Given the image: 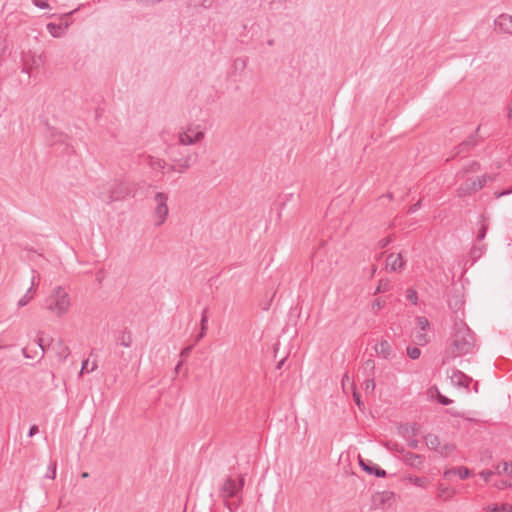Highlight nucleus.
<instances>
[{
    "label": "nucleus",
    "instance_id": "nucleus-1",
    "mask_svg": "<svg viewBox=\"0 0 512 512\" xmlns=\"http://www.w3.org/2000/svg\"><path fill=\"white\" fill-rule=\"evenodd\" d=\"M475 348L474 334L463 320H456L445 350L443 362L472 353Z\"/></svg>",
    "mask_w": 512,
    "mask_h": 512
},
{
    "label": "nucleus",
    "instance_id": "nucleus-2",
    "mask_svg": "<svg viewBox=\"0 0 512 512\" xmlns=\"http://www.w3.org/2000/svg\"><path fill=\"white\" fill-rule=\"evenodd\" d=\"M244 482L243 475H239L238 480L229 476L220 488V496L225 500L226 506L231 512H235L240 505V494Z\"/></svg>",
    "mask_w": 512,
    "mask_h": 512
},
{
    "label": "nucleus",
    "instance_id": "nucleus-3",
    "mask_svg": "<svg viewBox=\"0 0 512 512\" xmlns=\"http://www.w3.org/2000/svg\"><path fill=\"white\" fill-rule=\"evenodd\" d=\"M168 158L177 163V173L183 174L190 167L197 163L199 155L197 152H184L178 145H169L166 149Z\"/></svg>",
    "mask_w": 512,
    "mask_h": 512
},
{
    "label": "nucleus",
    "instance_id": "nucleus-4",
    "mask_svg": "<svg viewBox=\"0 0 512 512\" xmlns=\"http://www.w3.org/2000/svg\"><path fill=\"white\" fill-rule=\"evenodd\" d=\"M70 301L67 292L62 287L54 289L52 294L46 299V308L50 311H56L58 316L67 312Z\"/></svg>",
    "mask_w": 512,
    "mask_h": 512
},
{
    "label": "nucleus",
    "instance_id": "nucleus-5",
    "mask_svg": "<svg viewBox=\"0 0 512 512\" xmlns=\"http://www.w3.org/2000/svg\"><path fill=\"white\" fill-rule=\"evenodd\" d=\"M129 196H134V187L131 183L120 181L114 183L109 189L106 202L122 201Z\"/></svg>",
    "mask_w": 512,
    "mask_h": 512
},
{
    "label": "nucleus",
    "instance_id": "nucleus-6",
    "mask_svg": "<svg viewBox=\"0 0 512 512\" xmlns=\"http://www.w3.org/2000/svg\"><path fill=\"white\" fill-rule=\"evenodd\" d=\"M205 137L204 131L200 129V126L190 125L186 130L182 131L178 135V146H188L200 142Z\"/></svg>",
    "mask_w": 512,
    "mask_h": 512
},
{
    "label": "nucleus",
    "instance_id": "nucleus-7",
    "mask_svg": "<svg viewBox=\"0 0 512 512\" xmlns=\"http://www.w3.org/2000/svg\"><path fill=\"white\" fill-rule=\"evenodd\" d=\"M154 201L156 202V207L154 209V218H155V225L161 226L167 216H168V196L163 192H157L154 196Z\"/></svg>",
    "mask_w": 512,
    "mask_h": 512
},
{
    "label": "nucleus",
    "instance_id": "nucleus-8",
    "mask_svg": "<svg viewBox=\"0 0 512 512\" xmlns=\"http://www.w3.org/2000/svg\"><path fill=\"white\" fill-rule=\"evenodd\" d=\"M23 71L29 73L31 69L37 68L43 64L42 55H35L31 52L25 53L22 56Z\"/></svg>",
    "mask_w": 512,
    "mask_h": 512
},
{
    "label": "nucleus",
    "instance_id": "nucleus-9",
    "mask_svg": "<svg viewBox=\"0 0 512 512\" xmlns=\"http://www.w3.org/2000/svg\"><path fill=\"white\" fill-rule=\"evenodd\" d=\"M398 451L404 453L402 460L406 465L417 470H421L423 468L424 456L412 452H404V449Z\"/></svg>",
    "mask_w": 512,
    "mask_h": 512
},
{
    "label": "nucleus",
    "instance_id": "nucleus-10",
    "mask_svg": "<svg viewBox=\"0 0 512 512\" xmlns=\"http://www.w3.org/2000/svg\"><path fill=\"white\" fill-rule=\"evenodd\" d=\"M494 24L500 33L512 35V15L501 14L495 19Z\"/></svg>",
    "mask_w": 512,
    "mask_h": 512
},
{
    "label": "nucleus",
    "instance_id": "nucleus-11",
    "mask_svg": "<svg viewBox=\"0 0 512 512\" xmlns=\"http://www.w3.org/2000/svg\"><path fill=\"white\" fill-rule=\"evenodd\" d=\"M359 465L365 472L370 475H375L378 478L386 476V471L370 460H364L359 457Z\"/></svg>",
    "mask_w": 512,
    "mask_h": 512
},
{
    "label": "nucleus",
    "instance_id": "nucleus-12",
    "mask_svg": "<svg viewBox=\"0 0 512 512\" xmlns=\"http://www.w3.org/2000/svg\"><path fill=\"white\" fill-rule=\"evenodd\" d=\"M406 262L403 259V256L401 253L394 254L391 253L387 256L386 259V267L390 268L391 271H399L404 268Z\"/></svg>",
    "mask_w": 512,
    "mask_h": 512
},
{
    "label": "nucleus",
    "instance_id": "nucleus-13",
    "mask_svg": "<svg viewBox=\"0 0 512 512\" xmlns=\"http://www.w3.org/2000/svg\"><path fill=\"white\" fill-rule=\"evenodd\" d=\"M375 352L379 357L388 359L392 353L391 344L387 340H382L380 343L375 345Z\"/></svg>",
    "mask_w": 512,
    "mask_h": 512
},
{
    "label": "nucleus",
    "instance_id": "nucleus-14",
    "mask_svg": "<svg viewBox=\"0 0 512 512\" xmlns=\"http://www.w3.org/2000/svg\"><path fill=\"white\" fill-rule=\"evenodd\" d=\"M46 28L53 37H60L64 30L68 28V23L61 22L60 24H56L50 22L47 24Z\"/></svg>",
    "mask_w": 512,
    "mask_h": 512
},
{
    "label": "nucleus",
    "instance_id": "nucleus-15",
    "mask_svg": "<svg viewBox=\"0 0 512 512\" xmlns=\"http://www.w3.org/2000/svg\"><path fill=\"white\" fill-rule=\"evenodd\" d=\"M147 163L148 165L150 166L151 169L153 170H164L166 169V167L168 166V163L161 159V158H156V157H153L151 155H149L147 157Z\"/></svg>",
    "mask_w": 512,
    "mask_h": 512
},
{
    "label": "nucleus",
    "instance_id": "nucleus-16",
    "mask_svg": "<svg viewBox=\"0 0 512 512\" xmlns=\"http://www.w3.org/2000/svg\"><path fill=\"white\" fill-rule=\"evenodd\" d=\"M487 179L488 177L485 175L479 176L468 185L467 189L476 192L486 185ZM489 179L492 180V177H489Z\"/></svg>",
    "mask_w": 512,
    "mask_h": 512
},
{
    "label": "nucleus",
    "instance_id": "nucleus-17",
    "mask_svg": "<svg viewBox=\"0 0 512 512\" xmlns=\"http://www.w3.org/2000/svg\"><path fill=\"white\" fill-rule=\"evenodd\" d=\"M424 440H425L426 446L429 449L438 451V449H439V447L441 445V442H440V439H439V437L437 435H435V434H427L424 437Z\"/></svg>",
    "mask_w": 512,
    "mask_h": 512
},
{
    "label": "nucleus",
    "instance_id": "nucleus-18",
    "mask_svg": "<svg viewBox=\"0 0 512 512\" xmlns=\"http://www.w3.org/2000/svg\"><path fill=\"white\" fill-rule=\"evenodd\" d=\"M476 140L474 138V136H470L467 140L461 142L458 146H457V152L456 154H460L462 152H467L469 151L472 147H474L476 145Z\"/></svg>",
    "mask_w": 512,
    "mask_h": 512
},
{
    "label": "nucleus",
    "instance_id": "nucleus-19",
    "mask_svg": "<svg viewBox=\"0 0 512 512\" xmlns=\"http://www.w3.org/2000/svg\"><path fill=\"white\" fill-rule=\"evenodd\" d=\"M375 369H376V366H375V361L373 359H367L364 364H363V373L367 376V377H374V374H375Z\"/></svg>",
    "mask_w": 512,
    "mask_h": 512
},
{
    "label": "nucleus",
    "instance_id": "nucleus-20",
    "mask_svg": "<svg viewBox=\"0 0 512 512\" xmlns=\"http://www.w3.org/2000/svg\"><path fill=\"white\" fill-rule=\"evenodd\" d=\"M453 379H456L455 382L458 386H463V387H468L470 382L472 381L471 378H469L468 376H466L464 373L460 372V371H457V373H455Z\"/></svg>",
    "mask_w": 512,
    "mask_h": 512
},
{
    "label": "nucleus",
    "instance_id": "nucleus-21",
    "mask_svg": "<svg viewBox=\"0 0 512 512\" xmlns=\"http://www.w3.org/2000/svg\"><path fill=\"white\" fill-rule=\"evenodd\" d=\"M33 292H34V281L32 280V285L31 287L27 290V292L25 293V295H23L20 300L18 301V306L19 307H24L26 306L33 298Z\"/></svg>",
    "mask_w": 512,
    "mask_h": 512
},
{
    "label": "nucleus",
    "instance_id": "nucleus-22",
    "mask_svg": "<svg viewBox=\"0 0 512 512\" xmlns=\"http://www.w3.org/2000/svg\"><path fill=\"white\" fill-rule=\"evenodd\" d=\"M206 313H207V309L205 308L203 313H202V317H201V331L198 334V336L196 337L195 342L200 341L205 336V334H206L207 322H208V317H207Z\"/></svg>",
    "mask_w": 512,
    "mask_h": 512
},
{
    "label": "nucleus",
    "instance_id": "nucleus-23",
    "mask_svg": "<svg viewBox=\"0 0 512 512\" xmlns=\"http://www.w3.org/2000/svg\"><path fill=\"white\" fill-rule=\"evenodd\" d=\"M480 218H481V221H480L481 226L479 228V231H478V234L476 237L477 241H482L485 238L487 230H488V225L485 223L487 220L486 216L484 214H482L480 216Z\"/></svg>",
    "mask_w": 512,
    "mask_h": 512
},
{
    "label": "nucleus",
    "instance_id": "nucleus-24",
    "mask_svg": "<svg viewBox=\"0 0 512 512\" xmlns=\"http://www.w3.org/2000/svg\"><path fill=\"white\" fill-rule=\"evenodd\" d=\"M486 512H512V505L510 504H501V505H493L488 506Z\"/></svg>",
    "mask_w": 512,
    "mask_h": 512
},
{
    "label": "nucleus",
    "instance_id": "nucleus-25",
    "mask_svg": "<svg viewBox=\"0 0 512 512\" xmlns=\"http://www.w3.org/2000/svg\"><path fill=\"white\" fill-rule=\"evenodd\" d=\"M486 249V245H473L470 251V255L474 260L479 259Z\"/></svg>",
    "mask_w": 512,
    "mask_h": 512
},
{
    "label": "nucleus",
    "instance_id": "nucleus-26",
    "mask_svg": "<svg viewBox=\"0 0 512 512\" xmlns=\"http://www.w3.org/2000/svg\"><path fill=\"white\" fill-rule=\"evenodd\" d=\"M455 449L456 447L454 444L446 443L444 445H440L437 452L444 457H448Z\"/></svg>",
    "mask_w": 512,
    "mask_h": 512
},
{
    "label": "nucleus",
    "instance_id": "nucleus-27",
    "mask_svg": "<svg viewBox=\"0 0 512 512\" xmlns=\"http://www.w3.org/2000/svg\"><path fill=\"white\" fill-rule=\"evenodd\" d=\"M497 474H511L512 473V464L508 462H503L502 464L497 465L496 467Z\"/></svg>",
    "mask_w": 512,
    "mask_h": 512
},
{
    "label": "nucleus",
    "instance_id": "nucleus-28",
    "mask_svg": "<svg viewBox=\"0 0 512 512\" xmlns=\"http://www.w3.org/2000/svg\"><path fill=\"white\" fill-rule=\"evenodd\" d=\"M453 494L454 491H450L448 487L444 486L443 484H439L438 497H444L445 500H448Z\"/></svg>",
    "mask_w": 512,
    "mask_h": 512
},
{
    "label": "nucleus",
    "instance_id": "nucleus-29",
    "mask_svg": "<svg viewBox=\"0 0 512 512\" xmlns=\"http://www.w3.org/2000/svg\"><path fill=\"white\" fill-rule=\"evenodd\" d=\"M408 480H409V482H411L412 484H414L418 487L424 488L427 485L426 478H422V477H418V476H409Z\"/></svg>",
    "mask_w": 512,
    "mask_h": 512
},
{
    "label": "nucleus",
    "instance_id": "nucleus-30",
    "mask_svg": "<svg viewBox=\"0 0 512 512\" xmlns=\"http://www.w3.org/2000/svg\"><path fill=\"white\" fill-rule=\"evenodd\" d=\"M120 345L130 347L132 345V336L129 332H124L119 340Z\"/></svg>",
    "mask_w": 512,
    "mask_h": 512
},
{
    "label": "nucleus",
    "instance_id": "nucleus-31",
    "mask_svg": "<svg viewBox=\"0 0 512 512\" xmlns=\"http://www.w3.org/2000/svg\"><path fill=\"white\" fill-rule=\"evenodd\" d=\"M374 389H375L374 377H367V379L364 382L365 393L366 394L373 393Z\"/></svg>",
    "mask_w": 512,
    "mask_h": 512
},
{
    "label": "nucleus",
    "instance_id": "nucleus-32",
    "mask_svg": "<svg viewBox=\"0 0 512 512\" xmlns=\"http://www.w3.org/2000/svg\"><path fill=\"white\" fill-rule=\"evenodd\" d=\"M401 429L404 436H407L409 433H411L412 436H416L418 433V426L416 424H413L412 426L405 425L402 426Z\"/></svg>",
    "mask_w": 512,
    "mask_h": 512
},
{
    "label": "nucleus",
    "instance_id": "nucleus-33",
    "mask_svg": "<svg viewBox=\"0 0 512 512\" xmlns=\"http://www.w3.org/2000/svg\"><path fill=\"white\" fill-rule=\"evenodd\" d=\"M415 343L417 345H425L429 342V338L427 336V334L425 333H422V332H418L416 335H415V339H414Z\"/></svg>",
    "mask_w": 512,
    "mask_h": 512
},
{
    "label": "nucleus",
    "instance_id": "nucleus-34",
    "mask_svg": "<svg viewBox=\"0 0 512 512\" xmlns=\"http://www.w3.org/2000/svg\"><path fill=\"white\" fill-rule=\"evenodd\" d=\"M417 324L422 331L427 330L430 327V322L426 317H417Z\"/></svg>",
    "mask_w": 512,
    "mask_h": 512
},
{
    "label": "nucleus",
    "instance_id": "nucleus-35",
    "mask_svg": "<svg viewBox=\"0 0 512 512\" xmlns=\"http://www.w3.org/2000/svg\"><path fill=\"white\" fill-rule=\"evenodd\" d=\"M407 355L411 359H418L421 355V350L418 347H407Z\"/></svg>",
    "mask_w": 512,
    "mask_h": 512
},
{
    "label": "nucleus",
    "instance_id": "nucleus-36",
    "mask_svg": "<svg viewBox=\"0 0 512 512\" xmlns=\"http://www.w3.org/2000/svg\"><path fill=\"white\" fill-rule=\"evenodd\" d=\"M406 297L409 301H411L414 305L417 304V301H418V296H417V292L415 289L413 288H409L407 289L406 291Z\"/></svg>",
    "mask_w": 512,
    "mask_h": 512
},
{
    "label": "nucleus",
    "instance_id": "nucleus-37",
    "mask_svg": "<svg viewBox=\"0 0 512 512\" xmlns=\"http://www.w3.org/2000/svg\"><path fill=\"white\" fill-rule=\"evenodd\" d=\"M389 287H390L389 281L387 279H381L378 283L375 293L388 291Z\"/></svg>",
    "mask_w": 512,
    "mask_h": 512
},
{
    "label": "nucleus",
    "instance_id": "nucleus-38",
    "mask_svg": "<svg viewBox=\"0 0 512 512\" xmlns=\"http://www.w3.org/2000/svg\"><path fill=\"white\" fill-rule=\"evenodd\" d=\"M59 357H61L63 360L67 359L70 355V350L67 346H64L61 342L59 343V351H58Z\"/></svg>",
    "mask_w": 512,
    "mask_h": 512
},
{
    "label": "nucleus",
    "instance_id": "nucleus-39",
    "mask_svg": "<svg viewBox=\"0 0 512 512\" xmlns=\"http://www.w3.org/2000/svg\"><path fill=\"white\" fill-rule=\"evenodd\" d=\"M457 475L460 477V479H467L471 475V471L467 467H459L457 468Z\"/></svg>",
    "mask_w": 512,
    "mask_h": 512
},
{
    "label": "nucleus",
    "instance_id": "nucleus-40",
    "mask_svg": "<svg viewBox=\"0 0 512 512\" xmlns=\"http://www.w3.org/2000/svg\"><path fill=\"white\" fill-rule=\"evenodd\" d=\"M437 393V401L442 405H449L452 403V400L448 397L442 395L437 388H435Z\"/></svg>",
    "mask_w": 512,
    "mask_h": 512
},
{
    "label": "nucleus",
    "instance_id": "nucleus-41",
    "mask_svg": "<svg viewBox=\"0 0 512 512\" xmlns=\"http://www.w3.org/2000/svg\"><path fill=\"white\" fill-rule=\"evenodd\" d=\"M56 467H57L56 462H52L49 465V472L45 475V478L55 479V477H56Z\"/></svg>",
    "mask_w": 512,
    "mask_h": 512
},
{
    "label": "nucleus",
    "instance_id": "nucleus-42",
    "mask_svg": "<svg viewBox=\"0 0 512 512\" xmlns=\"http://www.w3.org/2000/svg\"><path fill=\"white\" fill-rule=\"evenodd\" d=\"M88 364H89V359H86V360L83 361L82 367H81V371H80V375L83 374L84 371L89 372ZM96 368H97V364L95 362H93L90 371H94Z\"/></svg>",
    "mask_w": 512,
    "mask_h": 512
},
{
    "label": "nucleus",
    "instance_id": "nucleus-43",
    "mask_svg": "<svg viewBox=\"0 0 512 512\" xmlns=\"http://www.w3.org/2000/svg\"><path fill=\"white\" fill-rule=\"evenodd\" d=\"M353 397H354L355 403L359 407V409H363L364 408V403L361 400L360 394L354 390Z\"/></svg>",
    "mask_w": 512,
    "mask_h": 512
},
{
    "label": "nucleus",
    "instance_id": "nucleus-44",
    "mask_svg": "<svg viewBox=\"0 0 512 512\" xmlns=\"http://www.w3.org/2000/svg\"><path fill=\"white\" fill-rule=\"evenodd\" d=\"M33 4L38 8L45 9L48 8V2L46 0H32Z\"/></svg>",
    "mask_w": 512,
    "mask_h": 512
},
{
    "label": "nucleus",
    "instance_id": "nucleus-45",
    "mask_svg": "<svg viewBox=\"0 0 512 512\" xmlns=\"http://www.w3.org/2000/svg\"><path fill=\"white\" fill-rule=\"evenodd\" d=\"M391 242H392L391 237H385V238H382L381 240H379L378 246L380 248H384V247L388 246Z\"/></svg>",
    "mask_w": 512,
    "mask_h": 512
},
{
    "label": "nucleus",
    "instance_id": "nucleus-46",
    "mask_svg": "<svg viewBox=\"0 0 512 512\" xmlns=\"http://www.w3.org/2000/svg\"><path fill=\"white\" fill-rule=\"evenodd\" d=\"M494 474L492 470H483L480 472V476L487 482L490 477Z\"/></svg>",
    "mask_w": 512,
    "mask_h": 512
},
{
    "label": "nucleus",
    "instance_id": "nucleus-47",
    "mask_svg": "<svg viewBox=\"0 0 512 512\" xmlns=\"http://www.w3.org/2000/svg\"><path fill=\"white\" fill-rule=\"evenodd\" d=\"M382 306H383V303L380 301V299H376L372 303V309L374 312H377L378 310H380L382 308Z\"/></svg>",
    "mask_w": 512,
    "mask_h": 512
},
{
    "label": "nucleus",
    "instance_id": "nucleus-48",
    "mask_svg": "<svg viewBox=\"0 0 512 512\" xmlns=\"http://www.w3.org/2000/svg\"><path fill=\"white\" fill-rule=\"evenodd\" d=\"M234 65L235 67H241L242 69H244L246 67V60L245 59H241V58H237L235 61H234Z\"/></svg>",
    "mask_w": 512,
    "mask_h": 512
},
{
    "label": "nucleus",
    "instance_id": "nucleus-49",
    "mask_svg": "<svg viewBox=\"0 0 512 512\" xmlns=\"http://www.w3.org/2000/svg\"><path fill=\"white\" fill-rule=\"evenodd\" d=\"M193 349V345L187 346L181 351V357H188Z\"/></svg>",
    "mask_w": 512,
    "mask_h": 512
},
{
    "label": "nucleus",
    "instance_id": "nucleus-50",
    "mask_svg": "<svg viewBox=\"0 0 512 512\" xmlns=\"http://www.w3.org/2000/svg\"><path fill=\"white\" fill-rule=\"evenodd\" d=\"M420 207H421V200H419L415 204L411 205L410 208L408 209V213H414L418 209H420Z\"/></svg>",
    "mask_w": 512,
    "mask_h": 512
},
{
    "label": "nucleus",
    "instance_id": "nucleus-51",
    "mask_svg": "<svg viewBox=\"0 0 512 512\" xmlns=\"http://www.w3.org/2000/svg\"><path fill=\"white\" fill-rule=\"evenodd\" d=\"M39 432V428L37 425H32L29 429V432H28V436L29 437H32L34 436L35 434H37Z\"/></svg>",
    "mask_w": 512,
    "mask_h": 512
},
{
    "label": "nucleus",
    "instance_id": "nucleus-52",
    "mask_svg": "<svg viewBox=\"0 0 512 512\" xmlns=\"http://www.w3.org/2000/svg\"><path fill=\"white\" fill-rule=\"evenodd\" d=\"M419 441L417 439H409L408 440V446L412 449L418 448Z\"/></svg>",
    "mask_w": 512,
    "mask_h": 512
},
{
    "label": "nucleus",
    "instance_id": "nucleus-53",
    "mask_svg": "<svg viewBox=\"0 0 512 512\" xmlns=\"http://www.w3.org/2000/svg\"><path fill=\"white\" fill-rule=\"evenodd\" d=\"M457 474V468H451L444 472V477L449 478L451 475Z\"/></svg>",
    "mask_w": 512,
    "mask_h": 512
},
{
    "label": "nucleus",
    "instance_id": "nucleus-54",
    "mask_svg": "<svg viewBox=\"0 0 512 512\" xmlns=\"http://www.w3.org/2000/svg\"><path fill=\"white\" fill-rule=\"evenodd\" d=\"M511 193H512V187L507 189V190H504V191H502L500 193H496V198H500L502 196L509 195Z\"/></svg>",
    "mask_w": 512,
    "mask_h": 512
},
{
    "label": "nucleus",
    "instance_id": "nucleus-55",
    "mask_svg": "<svg viewBox=\"0 0 512 512\" xmlns=\"http://www.w3.org/2000/svg\"><path fill=\"white\" fill-rule=\"evenodd\" d=\"M168 169V171L170 172H177V163H173V164H168V166L166 167Z\"/></svg>",
    "mask_w": 512,
    "mask_h": 512
},
{
    "label": "nucleus",
    "instance_id": "nucleus-56",
    "mask_svg": "<svg viewBox=\"0 0 512 512\" xmlns=\"http://www.w3.org/2000/svg\"><path fill=\"white\" fill-rule=\"evenodd\" d=\"M38 346H39V348L41 349V351H42V355H43V354H44V352H45V347H44V345H43V339H42V338H39V339H38Z\"/></svg>",
    "mask_w": 512,
    "mask_h": 512
},
{
    "label": "nucleus",
    "instance_id": "nucleus-57",
    "mask_svg": "<svg viewBox=\"0 0 512 512\" xmlns=\"http://www.w3.org/2000/svg\"><path fill=\"white\" fill-rule=\"evenodd\" d=\"M211 6V3L208 1V0H204L202 3H201V7L207 9Z\"/></svg>",
    "mask_w": 512,
    "mask_h": 512
},
{
    "label": "nucleus",
    "instance_id": "nucleus-58",
    "mask_svg": "<svg viewBox=\"0 0 512 512\" xmlns=\"http://www.w3.org/2000/svg\"><path fill=\"white\" fill-rule=\"evenodd\" d=\"M284 362H285V358L281 359L277 365H276V369L280 370L282 368V366L284 365Z\"/></svg>",
    "mask_w": 512,
    "mask_h": 512
},
{
    "label": "nucleus",
    "instance_id": "nucleus-59",
    "mask_svg": "<svg viewBox=\"0 0 512 512\" xmlns=\"http://www.w3.org/2000/svg\"><path fill=\"white\" fill-rule=\"evenodd\" d=\"M22 352H23L24 357H26V358H32V356L28 354V352H27V348H23Z\"/></svg>",
    "mask_w": 512,
    "mask_h": 512
},
{
    "label": "nucleus",
    "instance_id": "nucleus-60",
    "mask_svg": "<svg viewBox=\"0 0 512 512\" xmlns=\"http://www.w3.org/2000/svg\"><path fill=\"white\" fill-rule=\"evenodd\" d=\"M181 365H182V362H181V361L176 365V367H175V371H176V373H178V370H180V366H181Z\"/></svg>",
    "mask_w": 512,
    "mask_h": 512
},
{
    "label": "nucleus",
    "instance_id": "nucleus-61",
    "mask_svg": "<svg viewBox=\"0 0 512 512\" xmlns=\"http://www.w3.org/2000/svg\"><path fill=\"white\" fill-rule=\"evenodd\" d=\"M88 476H89V474H88L87 472H83V473L81 474V477H82V478H87Z\"/></svg>",
    "mask_w": 512,
    "mask_h": 512
},
{
    "label": "nucleus",
    "instance_id": "nucleus-62",
    "mask_svg": "<svg viewBox=\"0 0 512 512\" xmlns=\"http://www.w3.org/2000/svg\"><path fill=\"white\" fill-rule=\"evenodd\" d=\"M268 45L269 46H273L274 45V40L273 39L268 40Z\"/></svg>",
    "mask_w": 512,
    "mask_h": 512
},
{
    "label": "nucleus",
    "instance_id": "nucleus-63",
    "mask_svg": "<svg viewBox=\"0 0 512 512\" xmlns=\"http://www.w3.org/2000/svg\"><path fill=\"white\" fill-rule=\"evenodd\" d=\"M385 197H388L389 199H392L393 198V194L392 193H388Z\"/></svg>",
    "mask_w": 512,
    "mask_h": 512
},
{
    "label": "nucleus",
    "instance_id": "nucleus-64",
    "mask_svg": "<svg viewBox=\"0 0 512 512\" xmlns=\"http://www.w3.org/2000/svg\"><path fill=\"white\" fill-rule=\"evenodd\" d=\"M376 271V267L374 266L373 269H372V274H374Z\"/></svg>",
    "mask_w": 512,
    "mask_h": 512
}]
</instances>
